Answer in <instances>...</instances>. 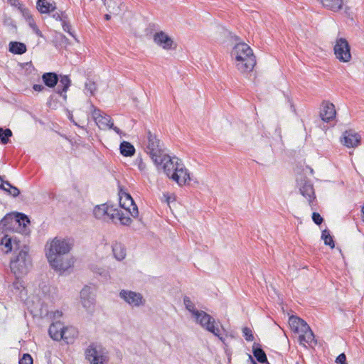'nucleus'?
Here are the masks:
<instances>
[{
	"mask_svg": "<svg viewBox=\"0 0 364 364\" xmlns=\"http://www.w3.org/2000/svg\"><path fill=\"white\" fill-rule=\"evenodd\" d=\"M321 239L326 245H328L331 249L334 248L335 244L333 237L330 235L328 230L325 229L321 232Z\"/></svg>",
	"mask_w": 364,
	"mask_h": 364,
	"instance_id": "35",
	"label": "nucleus"
},
{
	"mask_svg": "<svg viewBox=\"0 0 364 364\" xmlns=\"http://www.w3.org/2000/svg\"><path fill=\"white\" fill-rule=\"evenodd\" d=\"M52 17L55 18L56 21H63L67 17L64 15V13L62 11H53Z\"/></svg>",
	"mask_w": 364,
	"mask_h": 364,
	"instance_id": "44",
	"label": "nucleus"
},
{
	"mask_svg": "<svg viewBox=\"0 0 364 364\" xmlns=\"http://www.w3.org/2000/svg\"><path fill=\"white\" fill-rule=\"evenodd\" d=\"M183 301L186 310L191 314L193 317H194L200 311L196 309L194 302L191 299L190 297L185 296Z\"/></svg>",
	"mask_w": 364,
	"mask_h": 364,
	"instance_id": "32",
	"label": "nucleus"
},
{
	"mask_svg": "<svg viewBox=\"0 0 364 364\" xmlns=\"http://www.w3.org/2000/svg\"><path fill=\"white\" fill-rule=\"evenodd\" d=\"M20 248V241L16 237L6 234L1 239L0 249L5 254L11 252L13 250H19Z\"/></svg>",
	"mask_w": 364,
	"mask_h": 364,
	"instance_id": "15",
	"label": "nucleus"
},
{
	"mask_svg": "<svg viewBox=\"0 0 364 364\" xmlns=\"http://www.w3.org/2000/svg\"><path fill=\"white\" fill-rule=\"evenodd\" d=\"M28 22L29 26L33 29V24H36L33 18L29 17L28 19Z\"/></svg>",
	"mask_w": 364,
	"mask_h": 364,
	"instance_id": "51",
	"label": "nucleus"
},
{
	"mask_svg": "<svg viewBox=\"0 0 364 364\" xmlns=\"http://www.w3.org/2000/svg\"><path fill=\"white\" fill-rule=\"evenodd\" d=\"M33 31H35V33L37 35L41 36V33L40 30L38 29V28L37 27L36 24H33Z\"/></svg>",
	"mask_w": 364,
	"mask_h": 364,
	"instance_id": "52",
	"label": "nucleus"
},
{
	"mask_svg": "<svg viewBox=\"0 0 364 364\" xmlns=\"http://www.w3.org/2000/svg\"><path fill=\"white\" fill-rule=\"evenodd\" d=\"M119 296L132 307H138L144 304V299L140 293L129 290H122Z\"/></svg>",
	"mask_w": 364,
	"mask_h": 364,
	"instance_id": "13",
	"label": "nucleus"
},
{
	"mask_svg": "<svg viewBox=\"0 0 364 364\" xmlns=\"http://www.w3.org/2000/svg\"><path fill=\"white\" fill-rule=\"evenodd\" d=\"M62 22V27L64 31L68 33L71 36L75 37L73 33L71 31V26L69 22L67 21V18H65Z\"/></svg>",
	"mask_w": 364,
	"mask_h": 364,
	"instance_id": "42",
	"label": "nucleus"
},
{
	"mask_svg": "<svg viewBox=\"0 0 364 364\" xmlns=\"http://www.w3.org/2000/svg\"><path fill=\"white\" fill-rule=\"evenodd\" d=\"M13 287L14 289H20L21 287H23V284L19 279H16V281L13 283Z\"/></svg>",
	"mask_w": 364,
	"mask_h": 364,
	"instance_id": "47",
	"label": "nucleus"
},
{
	"mask_svg": "<svg viewBox=\"0 0 364 364\" xmlns=\"http://www.w3.org/2000/svg\"><path fill=\"white\" fill-rule=\"evenodd\" d=\"M159 163H154L158 168H161L166 175L176 182L180 186L191 181L190 173L181 159L176 156H170L164 153Z\"/></svg>",
	"mask_w": 364,
	"mask_h": 364,
	"instance_id": "2",
	"label": "nucleus"
},
{
	"mask_svg": "<svg viewBox=\"0 0 364 364\" xmlns=\"http://www.w3.org/2000/svg\"><path fill=\"white\" fill-rule=\"evenodd\" d=\"M73 245V240L70 238L55 237L50 242L46 250V257L53 269L64 272L70 267V261L67 256Z\"/></svg>",
	"mask_w": 364,
	"mask_h": 364,
	"instance_id": "1",
	"label": "nucleus"
},
{
	"mask_svg": "<svg viewBox=\"0 0 364 364\" xmlns=\"http://www.w3.org/2000/svg\"><path fill=\"white\" fill-rule=\"evenodd\" d=\"M97 273H99L100 274H102V272L101 271L97 272Z\"/></svg>",
	"mask_w": 364,
	"mask_h": 364,
	"instance_id": "60",
	"label": "nucleus"
},
{
	"mask_svg": "<svg viewBox=\"0 0 364 364\" xmlns=\"http://www.w3.org/2000/svg\"><path fill=\"white\" fill-rule=\"evenodd\" d=\"M336 363L337 364H341L342 363V360H341V354L338 355L336 359Z\"/></svg>",
	"mask_w": 364,
	"mask_h": 364,
	"instance_id": "53",
	"label": "nucleus"
},
{
	"mask_svg": "<svg viewBox=\"0 0 364 364\" xmlns=\"http://www.w3.org/2000/svg\"><path fill=\"white\" fill-rule=\"evenodd\" d=\"M351 58L350 46L348 41L343 38V63L349 62Z\"/></svg>",
	"mask_w": 364,
	"mask_h": 364,
	"instance_id": "33",
	"label": "nucleus"
},
{
	"mask_svg": "<svg viewBox=\"0 0 364 364\" xmlns=\"http://www.w3.org/2000/svg\"><path fill=\"white\" fill-rule=\"evenodd\" d=\"M29 249L26 245L14 253L10 260V269L16 279H21L28 274L31 266V258L28 254Z\"/></svg>",
	"mask_w": 364,
	"mask_h": 364,
	"instance_id": "4",
	"label": "nucleus"
},
{
	"mask_svg": "<svg viewBox=\"0 0 364 364\" xmlns=\"http://www.w3.org/2000/svg\"><path fill=\"white\" fill-rule=\"evenodd\" d=\"M289 322L291 328L299 333V341L300 345L304 347H306V345H308L311 348L316 345L317 342L314 334L305 321L296 316H291L289 318Z\"/></svg>",
	"mask_w": 364,
	"mask_h": 364,
	"instance_id": "5",
	"label": "nucleus"
},
{
	"mask_svg": "<svg viewBox=\"0 0 364 364\" xmlns=\"http://www.w3.org/2000/svg\"><path fill=\"white\" fill-rule=\"evenodd\" d=\"M105 18L106 20H109L111 16L109 14H105Z\"/></svg>",
	"mask_w": 364,
	"mask_h": 364,
	"instance_id": "55",
	"label": "nucleus"
},
{
	"mask_svg": "<svg viewBox=\"0 0 364 364\" xmlns=\"http://www.w3.org/2000/svg\"><path fill=\"white\" fill-rule=\"evenodd\" d=\"M80 299L83 307L87 311L93 309L95 299L91 287L86 286L81 290Z\"/></svg>",
	"mask_w": 364,
	"mask_h": 364,
	"instance_id": "19",
	"label": "nucleus"
},
{
	"mask_svg": "<svg viewBox=\"0 0 364 364\" xmlns=\"http://www.w3.org/2000/svg\"><path fill=\"white\" fill-rule=\"evenodd\" d=\"M85 358L90 364H107V351L101 346L91 344L85 350Z\"/></svg>",
	"mask_w": 364,
	"mask_h": 364,
	"instance_id": "9",
	"label": "nucleus"
},
{
	"mask_svg": "<svg viewBox=\"0 0 364 364\" xmlns=\"http://www.w3.org/2000/svg\"><path fill=\"white\" fill-rule=\"evenodd\" d=\"M63 332V337L62 338V340L68 344L73 343L78 333L77 329L73 326L64 327Z\"/></svg>",
	"mask_w": 364,
	"mask_h": 364,
	"instance_id": "24",
	"label": "nucleus"
},
{
	"mask_svg": "<svg viewBox=\"0 0 364 364\" xmlns=\"http://www.w3.org/2000/svg\"><path fill=\"white\" fill-rule=\"evenodd\" d=\"M252 353L258 362L264 363L267 361L266 353L260 347H255L254 346Z\"/></svg>",
	"mask_w": 364,
	"mask_h": 364,
	"instance_id": "34",
	"label": "nucleus"
},
{
	"mask_svg": "<svg viewBox=\"0 0 364 364\" xmlns=\"http://www.w3.org/2000/svg\"><path fill=\"white\" fill-rule=\"evenodd\" d=\"M112 252L114 257L119 261L124 259L126 257V250L119 242H116L112 245Z\"/></svg>",
	"mask_w": 364,
	"mask_h": 364,
	"instance_id": "27",
	"label": "nucleus"
},
{
	"mask_svg": "<svg viewBox=\"0 0 364 364\" xmlns=\"http://www.w3.org/2000/svg\"><path fill=\"white\" fill-rule=\"evenodd\" d=\"M64 326L60 321L53 322L48 329L50 336L55 341H60L63 337Z\"/></svg>",
	"mask_w": 364,
	"mask_h": 364,
	"instance_id": "22",
	"label": "nucleus"
},
{
	"mask_svg": "<svg viewBox=\"0 0 364 364\" xmlns=\"http://www.w3.org/2000/svg\"><path fill=\"white\" fill-rule=\"evenodd\" d=\"M242 333L247 341H252L254 340L252 331L250 328L244 327L242 328Z\"/></svg>",
	"mask_w": 364,
	"mask_h": 364,
	"instance_id": "40",
	"label": "nucleus"
},
{
	"mask_svg": "<svg viewBox=\"0 0 364 364\" xmlns=\"http://www.w3.org/2000/svg\"><path fill=\"white\" fill-rule=\"evenodd\" d=\"M170 196H166V201L167 202V203H170Z\"/></svg>",
	"mask_w": 364,
	"mask_h": 364,
	"instance_id": "56",
	"label": "nucleus"
},
{
	"mask_svg": "<svg viewBox=\"0 0 364 364\" xmlns=\"http://www.w3.org/2000/svg\"><path fill=\"white\" fill-rule=\"evenodd\" d=\"M70 119L71 121H73V116H72V115L70 117Z\"/></svg>",
	"mask_w": 364,
	"mask_h": 364,
	"instance_id": "59",
	"label": "nucleus"
},
{
	"mask_svg": "<svg viewBox=\"0 0 364 364\" xmlns=\"http://www.w3.org/2000/svg\"><path fill=\"white\" fill-rule=\"evenodd\" d=\"M336 112L334 105L329 102H323L320 106L319 116L324 122L331 123L335 121Z\"/></svg>",
	"mask_w": 364,
	"mask_h": 364,
	"instance_id": "16",
	"label": "nucleus"
},
{
	"mask_svg": "<svg viewBox=\"0 0 364 364\" xmlns=\"http://www.w3.org/2000/svg\"><path fill=\"white\" fill-rule=\"evenodd\" d=\"M361 143V136L353 129L343 133V145L348 148H355Z\"/></svg>",
	"mask_w": 364,
	"mask_h": 364,
	"instance_id": "18",
	"label": "nucleus"
},
{
	"mask_svg": "<svg viewBox=\"0 0 364 364\" xmlns=\"http://www.w3.org/2000/svg\"><path fill=\"white\" fill-rule=\"evenodd\" d=\"M37 9L42 14H46L55 10V6L48 0H38Z\"/></svg>",
	"mask_w": 364,
	"mask_h": 364,
	"instance_id": "29",
	"label": "nucleus"
},
{
	"mask_svg": "<svg viewBox=\"0 0 364 364\" xmlns=\"http://www.w3.org/2000/svg\"><path fill=\"white\" fill-rule=\"evenodd\" d=\"M343 9L344 11H343V21H345L347 26H348L352 31L355 29H359L358 16H357V9L346 5L343 4Z\"/></svg>",
	"mask_w": 364,
	"mask_h": 364,
	"instance_id": "12",
	"label": "nucleus"
},
{
	"mask_svg": "<svg viewBox=\"0 0 364 364\" xmlns=\"http://www.w3.org/2000/svg\"><path fill=\"white\" fill-rule=\"evenodd\" d=\"M30 220L27 215L17 213L15 215L7 214L0 220V228L4 230H15L17 232L26 233L27 225Z\"/></svg>",
	"mask_w": 364,
	"mask_h": 364,
	"instance_id": "6",
	"label": "nucleus"
},
{
	"mask_svg": "<svg viewBox=\"0 0 364 364\" xmlns=\"http://www.w3.org/2000/svg\"><path fill=\"white\" fill-rule=\"evenodd\" d=\"M9 46V51L14 54L21 55L26 52V46L23 43L11 41Z\"/></svg>",
	"mask_w": 364,
	"mask_h": 364,
	"instance_id": "28",
	"label": "nucleus"
},
{
	"mask_svg": "<svg viewBox=\"0 0 364 364\" xmlns=\"http://www.w3.org/2000/svg\"><path fill=\"white\" fill-rule=\"evenodd\" d=\"M120 153L124 156H132L135 153L134 146L128 141H122L119 146Z\"/></svg>",
	"mask_w": 364,
	"mask_h": 364,
	"instance_id": "30",
	"label": "nucleus"
},
{
	"mask_svg": "<svg viewBox=\"0 0 364 364\" xmlns=\"http://www.w3.org/2000/svg\"><path fill=\"white\" fill-rule=\"evenodd\" d=\"M196 323L217 336L222 342L225 338L220 335V330L215 318L203 311H200L194 317Z\"/></svg>",
	"mask_w": 364,
	"mask_h": 364,
	"instance_id": "8",
	"label": "nucleus"
},
{
	"mask_svg": "<svg viewBox=\"0 0 364 364\" xmlns=\"http://www.w3.org/2000/svg\"><path fill=\"white\" fill-rule=\"evenodd\" d=\"M4 188L5 189H3V190L7 193L8 192V187H7V186L6 184H5Z\"/></svg>",
	"mask_w": 364,
	"mask_h": 364,
	"instance_id": "57",
	"label": "nucleus"
},
{
	"mask_svg": "<svg viewBox=\"0 0 364 364\" xmlns=\"http://www.w3.org/2000/svg\"><path fill=\"white\" fill-rule=\"evenodd\" d=\"M253 364H257L254 360L252 361Z\"/></svg>",
	"mask_w": 364,
	"mask_h": 364,
	"instance_id": "61",
	"label": "nucleus"
},
{
	"mask_svg": "<svg viewBox=\"0 0 364 364\" xmlns=\"http://www.w3.org/2000/svg\"><path fill=\"white\" fill-rule=\"evenodd\" d=\"M85 90L87 92H89L90 95H93L95 91L96 90V85L94 82L89 81L85 83Z\"/></svg>",
	"mask_w": 364,
	"mask_h": 364,
	"instance_id": "43",
	"label": "nucleus"
},
{
	"mask_svg": "<svg viewBox=\"0 0 364 364\" xmlns=\"http://www.w3.org/2000/svg\"><path fill=\"white\" fill-rule=\"evenodd\" d=\"M363 214L364 215V205L362 207V210H361Z\"/></svg>",
	"mask_w": 364,
	"mask_h": 364,
	"instance_id": "58",
	"label": "nucleus"
},
{
	"mask_svg": "<svg viewBox=\"0 0 364 364\" xmlns=\"http://www.w3.org/2000/svg\"><path fill=\"white\" fill-rule=\"evenodd\" d=\"M105 5L107 7L109 13L118 14L122 11V3L120 0H105Z\"/></svg>",
	"mask_w": 364,
	"mask_h": 364,
	"instance_id": "26",
	"label": "nucleus"
},
{
	"mask_svg": "<svg viewBox=\"0 0 364 364\" xmlns=\"http://www.w3.org/2000/svg\"><path fill=\"white\" fill-rule=\"evenodd\" d=\"M154 42L164 50H171L173 47V39L164 31L156 32L153 36Z\"/></svg>",
	"mask_w": 364,
	"mask_h": 364,
	"instance_id": "20",
	"label": "nucleus"
},
{
	"mask_svg": "<svg viewBox=\"0 0 364 364\" xmlns=\"http://www.w3.org/2000/svg\"><path fill=\"white\" fill-rule=\"evenodd\" d=\"M119 196L121 208H124L132 217L136 218L139 215L138 208L130 194L120 190Z\"/></svg>",
	"mask_w": 364,
	"mask_h": 364,
	"instance_id": "11",
	"label": "nucleus"
},
{
	"mask_svg": "<svg viewBox=\"0 0 364 364\" xmlns=\"http://www.w3.org/2000/svg\"><path fill=\"white\" fill-rule=\"evenodd\" d=\"M44 86L43 85H38V84H36L33 86V89L35 90V91H38V92H41L42 90H44Z\"/></svg>",
	"mask_w": 364,
	"mask_h": 364,
	"instance_id": "48",
	"label": "nucleus"
},
{
	"mask_svg": "<svg viewBox=\"0 0 364 364\" xmlns=\"http://www.w3.org/2000/svg\"><path fill=\"white\" fill-rule=\"evenodd\" d=\"M91 107L92 109V118L100 129H112L118 134L122 133L121 130L114 125L109 115L105 114L100 109L95 107L93 105H91Z\"/></svg>",
	"mask_w": 364,
	"mask_h": 364,
	"instance_id": "10",
	"label": "nucleus"
},
{
	"mask_svg": "<svg viewBox=\"0 0 364 364\" xmlns=\"http://www.w3.org/2000/svg\"><path fill=\"white\" fill-rule=\"evenodd\" d=\"M6 1L11 6L18 8L23 16L28 15V10L20 3L19 0H6Z\"/></svg>",
	"mask_w": 364,
	"mask_h": 364,
	"instance_id": "37",
	"label": "nucleus"
},
{
	"mask_svg": "<svg viewBox=\"0 0 364 364\" xmlns=\"http://www.w3.org/2000/svg\"><path fill=\"white\" fill-rule=\"evenodd\" d=\"M113 206H109L107 204H102L95 207L93 214L95 218L102 220L104 221L112 220L113 218Z\"/></svg>",
	"mask_w": 364,
	"mask_h": 364,
	"instance_id": "17",
	"label": "nucleus"
},
{
	"mask_svg": "<svg viewBox=\"0 0 364 364\" xmlns=\"http://www.w3.org/2000/svg\"><path fill=\"white\" fill-rule=\"evenodd\" d=\"M7 181H5L1 176H0V188L5 189V184Z\"/></svg>",
	"mask_w": 364,
	"mask_h": 364,
	"instance_id": "50",
	"label": "nucleus"
},
{
	"mask_svg": "<svg viewBox=\"0 0 364 364\" xmlns=\"http://www.w3.org/2000/svg\"><path fill=\"white\" fill-rule=\"evenodd\" d=\"M62 316H63V313H62V311H55L53 313V318H54V319L59 318H60Z\"/></svg>",
	"mask_w": 364,
	"mask_h": 364,
	"instance_id": "49",
	"label": "nucleus"
},
{
	"mask_svg": "<svg viewBox=\"0 0 364 364\" xmlns=\"http://www.w3.org/2000/svg\"><path fill=\"white\" fill-rule=\"evenodd\" d=\"M6 185L8 187L7 193L10 196H12L13 197H17L20 194V191L17 187L12 186L9 182H6Z\"/></svg>",
	"mask_w": 364,
	"mask_h": 364,
	"instance_id": "39",
	"label": "nucleus"
},
{
	"mask_svg": "<svg viewBox=\"0 0 364 364\" xmlns=\"http://www.w3.org/2000/svg\"><path fill=\"white\" fill-rule=\"evenodd\" d=\"M312 220L315 224L319 225L323 223V219L318 213L314 212L312 214Z\"/></svg>",
	"mask_w": 364,
	"mask_h": 364,
	"instance_id": "45",
	"label": "nucleus"
},
{
	"mask_svg": "<svg viewBox=\"0 0 364 364\" xmlns=\"http://www.w3.org/2000/svg\"><path fill=\"white\" fill-rule=\"evenodd\" d=\"M12 136V132L10 129L0 128V140L3 144L9 142V137Z\"/></svg>",
	"mask_w": 364,
	"mask_h": 364,
	"instance_id": "36",
	"label": "nucleus"
},
{
	"mask_svg": "<svg viewBox=\"0 0 364 364\" xmlns=\"http://www.w3.org/2000/svg\"><path fill=\"white\" fill-rule=\"evenodd\" d=\"M59 83L57 84L56 92L66 100L67 95L66 92L70 86L71 81L68 75H61Z\"/></svg>",
	"mask_w": 364,
	"mask_h": 364,
	"instance_id": "21",
	"label": "nucleus"
},
{
	"mask_svg": "<svg viewBox=\"0 0 364 364\" xmlns=\"http://www.w3.org/2000/svg\"><path fill=\"white\" fill-rule=\"evenodd\" d=\"M135 164L137 165L138 168L141 171H144L146 170V164L143 162V160L141 158H138L135 161Z\"/></svg>",
	"mask_w": 364,
	"mask_h": 364,
	"instance_id": "46",
	"label": "nucleus"
},
{
	"mask_svg": "<svg viewBox=\"0 0 364 364\" xmlns=\"http://www.w3.org/2000/svg\"><path fill=\"white\" fill-rule=\"evenodd\" d=\"M147 141L146 143L145 151L154 163H159L161 161L160 157L165 153L164 144L160 141L157 136L150 131L146 134Z\"/></svg>",
	"mask_w": 364,
	"mask_h": 364,
	"instance_id": "7",
	"label": "nucleus"
},
{
	"mask_svg": "<svg viewBox=\"0 0 364 364\" xmlns=\"http://www.w3.org/2000/svg\"><path fill=\"white\" fill-rule=\"evenodd\" d=\"M324 7L333 11H339L341 9V0H318Z\"/></svg>",
	"mask_w": 364,
	"mask_h": 364,
	"instance_id": "31",
	"label": "nucleus"
},
{
	"mask_svg": "<svg viewBox=\"0 0 364 364\" xmlns=\"http://www.w3.org/2000/svg\"><path fill=\"white\" fill-rule=\"evenodd\" d=\"M299 186L301 194L307 199L311 210H314L316 206V203H314L316 196L313 184L310 181L304 180L301 181Z\"/></svg>",
	"mask_w": 364,
	"mask_h": 364,
	"instance_id": "14",
	"label": "nucleus"
},
{
	"mask_svg": "<svg viewBox=\"0 0 364 364\" xmlns=\"http://www.w3.org/2000/svg\"><path fill=\"white\" fill-rule=\"evenodd\" d=\"M265 363H266V364H269V363H268V361H267V362H265Z\"/></svg>",
	"mask_w": 364,
	"mask_h": 364,
	"instance_id": "62",
	"label": "nucleus"
},
{
	"mask_svg": "<svg viewBox=\"0 0 364 364\" xmlns=\"http://www.w3.org/2000/svg\"><path fill=\"white\" fill-rule=\"evenodd\" d=\"M343 364H348L347 361H346V356L343 352Z\"/></svg>",
	"mask_w": 364,
	"mask_h": 364,
	"instance_id": "54",
	"label": "nucleus"
},
{
	"mask_svg": "<svg viewBox=\"0 0 364 364\" xmlns=\"http://www.w3.org/2000/svg\"><path fill=\"white\" fill-rule=\"evenodd\" d=\"M232 56L235 59L237 69L242 73L251 72L256 65V58L252 48L245 43L235 46Z\"/></svg>",
	"mask_w": 364,
	"mask_h": 364,
	"instance_id": "3",
	"label": "nucleus"
},
{
	"mask_svg": "<svg viewBox=\"0 0 364 364\" xmlns=\"http://www.w3.org/2000/svg\"><path fill=\"white\" fill-rule=\"evenodd\" d=\"M19 364H33V358L28 353L23 355L22 358L19 360Z\"/></svg>",
	"mask_w": 364,
	"mask_h": 364,
	"instance_id": "41",
	"label": "nucleus"
},
{
	"mask_svg": "<svg viewBox=\"0 0 364 364\" xmlns=\"http://www.w3.org/2000/svg\"><path fill=\"white\" fill-rule=\"evenodd\" d=\"M128 213H129L124 214L120 210L114 208V210L113 211L114 217L112 218V220L114 222L119 220L122 225H129L132 223V219L127 215Z\"/></svg>",
	"mask_w": 364,
	"mask_h": 364,
	"instance_id": "23",
	"label": "nucleus"
},
{
	"mask_svg": "<svg viewBox=\"0 0 364 364\" xmlns=\"http://www.w3.org/2000/svg\"><path fill=\"white\" fill-rule=\"evenodd\" d=\"M333 49L336 58L341 61V38H337Z\"/></svg>",
	"mask_w": 364,
	"mask_h": 364,
	"instance_id": "38",
	"label": "nucleus"
},
{
	"mask_svg": "<svg viewBox=\"0 0 364 364\" xmlns=\"http://www.w3.org/2000/svg\"><path fill=\"white\" fill-rule=\"evenodd\" d=\"M44 84L49 87H54L58 82V75L55 73H46L42 76Z\"/></svg>",
	"mask_w": 364,
	"mask_h": 364,
	"instance_id": "25",
	"label": "nucleus"
}]
</instances>
